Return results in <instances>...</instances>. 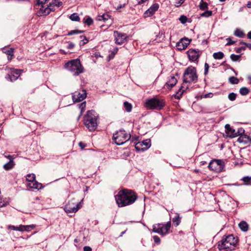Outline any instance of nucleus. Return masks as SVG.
<instances>
[{
  "mask_svg": "<svg viewBox=\"0 0 251 251\" xmlns=\"http://www.w3.org/2000/svg\"><path fill=\"white\" fill-rule=\"evenodd\" d=\"M137 195L132 190L123 189L115 196L116 203L119 207H124L133 203L137 199Z\"/></svg>",
  "mask_w": 251,
  "mask_h": 251,
  "instance_id": "1",
  "label": "nucleus"
},
{
  "mask_svg": "<svg viewBox=\"0 0 251 251\" xmlns=\"http://www.w3.org/2000/svg\"><path fill=\"white\" fill-rule=\"evenodd\" d=\"M98 118V114L94 110L87 112L84 117V124L90 131H94L97 128Z\"/></svg>",
  "mask_w": 251,
  "mask_h": 251,
  "instance_id": "2",
  "label": "nucleus"
},
{
  "mask_svg": "<svg viewBox=\"0 0 251 251\" xmlns=\"http://www.w3.org/2000/svg\"><path fill=\"white\" fill-rule=\"evenodd\" d=\"M237 242V239L232 234L229 235L218 242V247L220 251H231V248L233 247Z\"/></svg>",
  "mask_w": 251,
  "mask_h": 251,
  "instance_id": "3",
  "label": "nucleus"
},
{
  "mask_svg": "<svg viewBox=\"0 0 251 251\" xmlns=\"http://www.w3.org/2000/svg\"><path fill=\"white\" fill-rule=\"evenodd\" d=\"M65 67L74 75H78L84 72V68L78 59H73L67 62Z\"/></svg>",
  "mask_w": 251,
  "mask_h": 251,
  "instance_id": "4",
  "label": "nucleus"
},
{
  "mask_svg": "<svg viewBox=\"0 0 251 251\" xmlns=\"http://www.w3.org/2000/svg\"><path fill=\"white\" fill-rule=\"evenodd\" d=\"M131 137L130 134L125 130L120 129L113 133V140L115 144L121 145L128 141Z\"/></svg>",
  "mask_w": 251,
  "mask_h": 251,
  "instance_id": "5",
  "label": "nucleus"
},
{
  "mask_svg": "<svg viewBox=\"0 0 251 251\" xmlns=\"http://www.w3.org/2000/svg\"><path fill=\"white\" fill-rule=\"evenodd\" d=\"M198 80V75L196 68L189 66L185 71L183 74V82L191 83L196 82Z\"/></svg>",
  "mask_w": 251,
  "mask_h": 251,
  "instance_id": "6",
  "label": "nucleus"
},
{
  "mask_svg": "<svg viewBox=\"0 0 251 251\" xmlns=\"http://www.w3.org/2000/svg\"><path fill=\"white\" fill-rule=\"evenodd\" d=\"M208 168L216 173H221L225 171V163L223 160L214 159L210 161Z\"/></svg>",
  "mask_w": 251,
  "mask_h": 251,
  "instance_id": "7",
  "label": "nucleus"
},
{
  "mask_svg": "<svg viewBox=\"0 0 251 251\" xmlns=\"http://www.w3.org/2000/svg\"><path fill=\"white\" fill-rule=\"evenodd\" d=\"M164 105L165 103L163 100H159L156 98L148 100L146 102V107L151 109H161Z\"/></svg>",
  "mask_w": 251,
  "mask_h": 251,
  "instance_id": "8",
  "label": "nucleus"
},
{
  "mask_svg": "<svg viewBox=\"0 0 251 251\" xmlns=\"http://www.w3.org/2000/svg\"><path fill=\"white\" fill-rule=\"evenodd\" d=\"M171 222H168L166 224H156L153 226L152 231L162 235H165L168 233L171 228Z\"/></svg>",
  "mask_w": 251,
  "mask_h": 251,
  "instance_id": "9",
  "label": "nucleus"
},
{
  "mask_svg": "<svg viewBox=\"0 0 251 251\" xmlns=\"http://www.w3.org/2000/svg\"><path fill=\"white\" fill-rule=\"evenodd\" d=\"M62 2L61 1H58L55 0L53 2L51 3H50V5L48 6L47 7L40 8V12L44 15H47L50 14L51 11L55 10L54 7L56 6L57 7H59L61 5H62Z\"/></svg>",
  "mask_w": 251,
  "mask_h": 251,
  "instance_id": "10",
  "label": "nucleus"
},
{
  "mask_svg": "<svg viewBox=\"0 0 251 251\" xmlns=\"http://www.w3.org/2000/svg\"><path fill=\"white\" fill-rule=\"evenodd\" d=\"M74 199L70 201L65 207V210L68 213H75L79 209V204L77 202H74Z\"/></svg>",
  "mask_w": 251,
  "mask_h": 251,
  "instance_id": "11",
  "label": "nucleus"
},
{
  "mask_svg": "<svg viewBox=\"0 0 251 251\" xmlns=\"http://www.w3.org/2000/svg\"><path fill=\"white\" fill-rule=\"evenodd\" d=\"M87 93L85 90H81L79 91H75L72 94V99L75 102H79L85 99Z\"/></svg>",
  "mask_w": 251,
  "mask_h": 251,
  "instance_id": "12",
  "label": "nucleus"
},
{
  "mask_svg": "<svg viewBox=\"0 0 251 251\" xmlns=\"http://www.w3.org/2000/svg\"><path fill=\"white\" fill-rule=\"evenodd\" d=\"M151 140L148 139L142 142L137 143L135 145V148L138 151H145L151 147Z\"/></svg>",
  "mask_w": 251,
  "mask_h": 251,
  "instance_id": "13",
  "label": "nucleus"
},
{
  "mask_svg": "<svg viewBox=\"0 0 251 251\" xmlns=\"http://www.w3.org/2000/svg\"><path fill=\"white\" fill-rule=\"evenodd\" d=\"M115 43L118 45H121L126 41L127 36L126 34L121 33L118 31L114 32Z\"/></svg>",
  "mask_w": 251,
  "mask_h": 251,
  "instance_id": "14",
  "label": "nucleus"
},
{
  "mask_svg": "<svg viewBox=\"0 0 251 251\" xmlns=\"http://www.w3.org/2000/svg\"><path fill=\"white\" fill-rule=\"evenodd\" d=\"M23 70L12 69L10 74H8L5 78L7 80L11 81H15L20 76Z\"/></svg>",
  "mask_w": 251,
  "mask_h": 251,
  "instance_id": "15",
  "label": "nucleus"
},
{
  "mask_svg": "<svg viewBox=\"0 0 251 251\" xmlns=\"http://www.w3.org/2000/svg\"><path fill=\"white\" fill-rule=\"evenodd\" d=\"M189 59L192 61H196L198 60L200 56L199 50L191 49L187 51Z\"/></svg>",
  "mask_w": 251,
  "mask_h": 251,
  "instance_id": "16",
  "label": "nucleus"
},
{
  "mask_svg": "<svg viewBox=\"0 0 251 251\" xmlns=\"http://www.w3.org/2000/svg\"><path fill=\"white\" fill-rule=\"evenodd\" d=\"M191 41V40L187 38L181 39L178 43H177L176 48L178 50H183L190 44Z\"/></svg>",
  "mask_w": 251,
  "mask_h": 251,
  "instance_id": "17",
  "label": "nucleus"
},
{
  "mask_svg": "<svg viewBox=\"0 0 251 251\" xmlns=\"http://www.w3.org/2000/svg\"><path fill=\"white\" fill-rule=\"evenodd\" d=\"M159 8V4L158 3H154L152 4L148 10H147L144 13V17L145 18L151 16L154 14Z\"/></svg>",
  "mask_w": 251,
  "mask_h": 251,
  "instance_id": "18",
  "label": "nucleus"
},
{
  "mask_svg": "<svg viewBox=\"0 0 251 251\" xmlns=\"http://www.w3.org/2000/svg\"><path fill=\"white\" fill-rule=\"evenodd\" d=\"M177 82L176 78L174 76H171L169 80L166 82L164 86L169 89H171L176 85Z\"/></svg>",
  "mask_w": 251,
  "mask_h": 251,
  "instance_id": "19",
  "label": "nucleus"
},
{
  "mask_svg": "<svg viewBox=\"0 0 251 251\" xmlns=\"http://www.w3.org/2000/svg\"><path fill=\"white\" fill-rule=\"evenodd\" d=\"M225 129L227 136L232 138L237 137L236 130L231 127L229 124L226 125Z\"/></svg>",
  "mask_w": 251,
  "mask_h": 251,
  "instance_id": "20",
  "label": "nucleus"
},
{
  "mask_svg": "<svg viewBox=\"0 0 251 251\" xmlns=\"http://www.w3.org/2000/svg\"><path fill=\"white\" fill-rule=\"evenodd\" d=\"M35 226L33 225H28V226H24L21 225L19 226H18V231H29L31 229H33L35 227Z\"/></svg>",
  "mask_w": 251,
  "mask_h": 251,
  "instance_id": "21",
  "label": "nucleus"
},
{
  "mask_svg": "<svg viewBox=\"0 0 251 251\" xmlns=\"http://www.w3.org/2000/svg\"><path fill=\"white\" fill-rule=\"evenodd\" d=\"M237 141L239 143L248 144L251 142V139L249 136L243 134L239 136V137L238 138Z\"/></svg>",
  "mask_w": 251,
  "mask_h": 251,
  "instance_id": "22",
  "label": "nucleus"
},
{
  "mask_svg": "<svg viewBox=\"0 0 251 251\" xmlns=\"http://www.w3.org/2000/svg\"><path fill=\"white\" fill-rule=\"evenodd\" d=\"M110 19V16L107 13H104L102 15H99L96 18V20L98 21H103L104 22H106Z\"/></svg>",
  "mask_w": 251,
  "mask_h": 251,
  "instance_id": "23",
  "label": "nucleus"
},
{
  "mask_svg": "<svg viewBox=\"0 0 251 251\" xmlns=\"http://www.w3.org/2000/svg\"><path fill=\"white\" fill-rule=\"evenodd\" d=\"M13 51L14 49L13 48H11L9 50H6L5 49H3V52L8 55L7 57L8 60H12V57L13 56Z\"/></svg>",
  "mask_w": 251,
  "mask_h": 251,
  "instance_id": "24",
  "label": "nucleus"
},
{
  "mask_svg": "<svg viewBox=\"0 0 251 251\" xmlns=\"http://www.w3.org/2000/svg\"><path fill=\"white\" fill-rule=\"evenodd\" d=\"M29 185L31 188L34 189H40L42 187V184L37 182L36 180H34L31 184H29Z\"/></svg>",
  "mask_w": 251,
  "mask_h": 251,
  "instance_id": "25",
  "label": "nucleus"
},
{
  "mask_svg": "<svg viewBox=\"0 0 251 251\" xmlns=\"http://www.w3.org/2000/svg\"><path fill=\"white\" fill-rule=\"evenodd\" d=\"M239 226L243 231H247L248 229V225L245 221H242L239 224Z\"/></svg>",
  "mask_w": 251,
  "mask_h": 251,
  "instance_id": "26",
  "label": "nucleus"
},
{
  "mask_svg": "<svg viewBox=\"0 0 251 251\" xmlns=\"http://www.w3.org/2000/svg\"><path fill=\"white\" fill-rule=\"evenodd\" d=\"M14 165V161L11 160L3 165V168L5 170H8L13 168Z\"/></svg>",
  "mask_w": 251,
  "mask_h": 251,
  "instance_id": "27",
  "label": "nucleus"
},
{
  "mask_svg": "<svg viewBox=\"0 0 251 251\" xmlns=\"http://www.w3.org/2000/svg\"><path fill=\"white\" fill-rule=\"evenodd\" d=\"M79 108L80 109V115H79V116H78V117L77 118V120H78L79 119L80 117L82 116L83 112L85 110L86 102H83L79 104Z\"/></svg>",
  "mask_w": 251,
  "mask_h": 251,
  "instance_id": "28",
  "label": "nucleus"
},
{
  "mask_svg": "<svg viewBox=\"0 0 251 251\" xmlns=\"http://www.w3.org/2000/svg\"><path fill=\"white\" fill-rule=\"evenodd\" d=\"M213 57L215 59H221L224 57V54L221 51L214 52Z\"/></svg>",
  "mask_w": 251,
  "mask_h": 251,
  "instance_id": "29",
  "label": "nucleus"
},
{
  "mask_svg": "<svg viewBox=\"0 0 251 251\" xmlns=\"http://www.w3.org/2000/svg\"><path fill=\"white\" fill-rule=\"evenodd\" d=\"M181 219L179 217V215L177 213L176 214V216L173 218L172 222L176 224V226H178L180 224Z\"/></svg>",
  "mask_w": 251,
  "mask_h": 251,
  "instance_id": "30",
  "label": "nucleus"
},
{
  "mask_svg": "<svg viewBox=\"0 0 251 251\" xmlns=\"http://www.w3.org/2000/svg\"><path fill=\"white\" fill-rule=\"evenodd\" d=\"M234 34L236 36L238 37L239 38H242L245 35L244 32L242 30L238 28L235 29V30L234 31Z\"/></svg>",
  "mask_w": 251,
  "mask_h": 251,
  "instance_id": "31",
  "label": "nucleus"
},
{
  "mask_svg": "<svg viewBox=\"0 0 251 251\" xmlns=\"http://www.w3.org/2000/svg\"><path fill=\"white\" fill-rule=\"evenodd\" d=\"M124 106L126 109V110L127 112H130L131 111L132 106L131 103H129L127 101H125L124 103Z\"/></svg>",
  "mask_w": 251,
  "mask_h": 251,
  "instance_id": "32",
  "label": "nucleus"
},
{
  "mask_svg": "<svg viewBox=\"0 0 251 251\" xmlns=\"http://www.w3.org/2000/svg\"><path fill=\"white\" fill-rule=\"evenodd\" d=\"M239 92L241 95L246 96L249 93L250 90L248 88L243 87L240 89Z\"/></svg>",
  "mask_w": 251,
  "mask_h": 251,
  "instance_id": "33",
  "label": "nucleus"
},
{
  "mask_svg": "<svg viewBox=\"0 0 251 251\" xmlns=\"http://www.w3.org/2000/svg\"><path fill=\"white\" fill-rule=\"evenodd\" d=\"M182 87H180L177 91V92L176 93V94L175 95L174 97L176 99H179L181 97L183 93V92L184 91V90H182Z\"/></svg>",
  "mask_w": 251,
  "mask_h": 251,
  "instance_id": "34",
  "label": "nucleus"
},
{
  "mask_svg": "<svg viewBox=\"0 0 251 251\" xmlns=\"http://www.w3.org/2000/svg\"><path fill=\"white\" fill-rule=\"evenodd\" d=\"M70 19L73 21H79L80 20V18L76 13L71 14L70 16Z\"/></svg>",
  "mask_w": 251,
  "mask_h": 251,
  "instance_id": "35",
  "label": "nucleus"
},
{
  "mask_svg": "<svg viewBox=\"0 0 251 251\" xmlns=\"http://www.w3.org/2000/svg\"><path fill=\"white\" fill-rule=\"evenodd\" d=\"M8 204V201L6 199H3L0 196V207H4Z\"/></svg>",
  "mask_w": 251,
  "mask_h": 251,
  "instance_id": "36",
  "label": "nucleus"
},
{
  "mask_svg": "<svg viewBox=\"0 0 251 251\" xmlns=\"http://www.w3.org/2000/svg\"><path fill=\"white\" fill-rule=\"evenodd\" d=\"M229 82L231 84H236L239 83V79L234 76H231L229 78Z\"/></svg>",
  "mask_w": 251,
  "mask_h": 251,
  "instance_id": "37",
  "label": "nucleus"
},
{
  "mask_svg": "<svg viewBox=\"0 0 251 251\" xmlns=\"http://www.w3.org/2000/svg\"><path fill=\"white\" fill-rule=\"evenodd\" d=\"M26 180L28 181L33 182L35 180V176L34 174H28L26 176Z\"/></svg>",
  "mask_w": 251,
  "mask_h": 251,
  "instance_id": "38",
  "label": "nucleus"
},
{
  "mask_svg": "<svg viewBox=\"0 0 251 251\" xmlns=\"http://www.w3.org/2000/svg\"><path fill=\"white\" fill-rule=\"evenodd\" d=\"M207 3L205 2H204L202 0H201L200 4V8L202 10H204L207 9Z\"/></svg>",
  "mask_w": 251,
  "mask_h": 251,
  "instance_id": "39",
  "label": "nucleus"
},
{
  "mask_svg": "<svg viewBox=\"0 0 251 251\" xmlns=\"http://www.w3.org/2000/svg\"><path fill=\"white\" fill-rule=\"evenodd\" d=\"M80 38L81 39L80 42V46H83L88 43V40L84 36H80Z\"/></svg>",
  "mask_w": 251,
  "mask_h": 251,
  "instance_id": "40",
  "label": "nucleus"
},
{
  "mask_svg": "<svg viewBox=\"0 0 251 251\" xmlns=\"http://www.w3.org/2000/svg\"><path fill=\"white\" fill-rule=\"evenodd\" d=\"M240 58H241L240 55H236L234 54H232L230 55V58L233 61H238Z\"/></svg>",
  "mask_w": 251,
  "mask_h": 251,
  "instance_id": "41",
  "label": "nucleus"
},
{
  "mask_svg": "<svg viewBox=\"0 0 251 251\" xmlns=\"http://www.w3.org/2000/svg\"><path fill=\"white\" fill-rule=\"evenodd\" d=\"M212 12L210 10H207L206 11H205L204 12L201 14V16L202 17H208L212 15Z\"/></svg>",
  "mask_w": 251,
  "mask_h": 251,
  "instance_id": "42",
  "label": "nucleus"
},
{
  "mask_svg": "<svg viewBox=\"0 0 251 251\" xmlns=\"http://www.w3.org/2000/svg\"><path fill=\"white\" fill-rule=\"evenodd\" d=\"M236 94L234 93H230L228 96V98L229 100L231 101H233L236 99Z\"/></svg>",
  "mask_w": 251,
  "mask_h": 251,
  "instance_id": "43",
  "label": "nucleus"
},
{
  "mask_svg": "<svg viewBox=\"0 0 251 251\" xmlns=\"http://www.w3.org/2000/svg\"><path fill=\"white\" fill-rule=\"evenodd\" d=\"M179 20L180 21V22L182 24H184L186 23L187 20V18L186 17V16H184V15H181L179 17Z\"/></svg>",
  "mask_w": 251,
  "mask_h": 251,
  "instance_id": "44",
  "label": "nucleus"
},
{
  "mask_svg": "<svg viewBox=\"0 0 251 251\" xmlns=\"http://www.w3.org/2000/svg\"><path fill=\"white\" fill-rule=\"evenodd\" d=\"M209 68V64L207 63H205L204 67V75H206L208 74Z\"/></svg>",
  "mask_w": 251,
  "mask_h": 251,
  "instance_id": "45",
  "label": "nucleus"
},
{
  "mask_svg": "<svg viewBox=\"0 0 251 251\" xmlns=\"http://www.w3.org/2000/svg\"><path fill=\"white\" fill-rule=\"evenodd\" d=\"M84 23L88 25H91L93 23V20L91 17L87 18Z\"/></svg>",
  "mask_w": 251,
  "mask_h": 251,
  "instance_id": "46",
  "label": "nucleus"
},
{
  "mask_svg": "<svg viewBox=\"0 0 251 251\" xmlns=\"http://www.w3.org/2000/svg\"><path fill=\"white\" fill-rule=\"evenodd\" d=\"M244 129L243 128H239L238 129V131H236V133L237 134V136H241L243 135V134L244 133Z\"/></svg>",
  "mask_w": 251,
  "mask_h": 251,
  "instance_id": "47",
  "label": "nucleus"
},
{
  "mask_svg": "<svg viewBox=\"0 0 251 251\" xmlns=\"http://www.w3.org/2000/svg\"><path fill=\"white\" fill-rule=\"evenodd\" d=\"M37 0V4L38 5H41V8H42V7L45 8L44 6H43V4H45L48 0Z\"/></svg>",
  "mask_w": 251,
  "mask_h": 251,
  "instance_id": "48",
  "label": "nucleus"
},
{
  "mask_svg": "<svg viewBox=\"0 0 251 251\" xmlns=\"http://www.w3.org/2000/svg\"><path fill=\"white\" fill-rule=\"evenodd\" d=\"M82 32H83L82 31H78V30H71V31H70L68 33V35H73L74 34L82 33Z\"/></svg>",
  "mask_w": 251,
  "mask_h": 251,
  "instance_id": "49",
  "label": "nucleus"
},
{
  "mask_svg": "<svg viewBox=\"0 0 251 251\" xmlns=\"http://www.w3.org/2000/svg\"><path fill=\"white\" fill-rule=\"evenodd\" d=\"M176 7H178L179 6H180L184 2L185 0H176Z\"/></svg>",
  "mask_w": 251,
  "mask_h": 251,
  "instance_id": "50",
  "label": "nucleus"
},
{
  "mask_svg": "<svg viewBox=\"0 0 251 251\" xmlns=\"http://www.w3.org/2000/svg\"><path fill=\"white\" fill-rule=\"evenodd\" d=\"M153 239L154 240V242L156 244H159L160 243V239L159 237L157 236H153Z\"/></svg>",
  "mask_w": 251,
  "mask_h": 251,
  "instance_id": "51",
  "label": "nucleus"
},
{
  "mask_svg": "<svg viewBox=\"0 0 251 251\" xmlns=\"http://www.w3.org/2000/svg\"><path fill=\"white\" fill-rule=\"evenodd\" d=\"M242 180L245 183H249L251 180V178L249 176H245L242 178Z\"/></svg>",
  "mask_w": 251,
  "mask_h": 251,
  "instance_id": "52",
  "label": "nucleus"
},
{
  "mask_svg": "<svg viewBox=\"0 0 251 251\" xmlns=\"http://www.w3.org/2000/svg\"><path fill=\"white\" fill-rule=\"evenodd\" d=\"M226 40L228 41V42L226 44V46L233 45L235 43V42L232 41L230 38H228Z\"/></svg>",
  "mask_w": 251,
  "mask_h": 251,
  "instance_id": "53",
  "label": "nucleus"
},
{
  "mask_svg": "<svg viewBox=\"0 0 251 251\" xmlns=\"http://www.w3.org/2000/svg\"><path fill=\"white\" fill-rule=\"evenodd\" d=\"M246 49V47H241L240 48H238L236 50V52L240 53L242 50H245Z\"/></svg>",
  "mask_w": 251,
  "mask_h": 251,
  "instance_id": "54",
  "label": "nucleus"
},
{
  "mask_svg": "<svg viewBox=\"0 0 251 251\" xmlns=\"http://www.w3.org/2000/svg\"><path fill=\"white\" fill-rule=\"evenodd\" d=\"M8 228L9 229H11L14 230H17L18 231V226H14L9 225L8 226Z\"/></svg>",
  "mask_w": 251,
  "mask_h": 251,
  "instance_id": "55",
  "label": "nucleus"
},
{
  "mask_svg": "<svg viewBox=\"0 0 251 251\" xmlns=\"http://www.w3.org/2000/svg\"><path fill=\"white\" fill-rule=\"evenodd\" d=\"M4 156L5 157L9 159V161H11H11H13L14 157L12 156H11L10 155H7V154H4Z\"/></svg>",
  "mask_w": 251,
  "mask_h": 251,
  "instance_id": "56",
  "label": "nucleus"
},
{
  "mask_svg": "<svg viewBox=\"0 0 251 251\" xmlns=\"http://www.w3.org/2000/svg\"><path fill=\"white\" fill-rule=\"evenodd\" d=\"M83 251H92V249L89 246H85L83 248Z\"/></svg>",
  "mask_w": 251,
  "mask_h": 251,
  "instance_id": "57",
  "label": "nucleus"
},
{
  "mask_svg": "<svg viewBox=\"0 0 251 251\" xmlns=\"http://www.w3.org/2000/svg\"><path fill=\"white\" fill-rule=\"evenodd\" d=\"M74 46L75 45L73 43L71 42L69 43L67 48L69 49H72L74 47Z\"/></svg>",
  "mask_w": 251,
  "mask_h": 251,
  "instance_id": "58",
  "label": "nucleus"
},
{
  "mask_svg": "<svg viewBox=\"0 0 251 251\" xmlns=\"http://www.w3.org/2000/svg\"><path fill=\"white\" fill-rule=\"evenodd\" d=\"M213 96V94L211 93L206 94L204 95V97L205 98H211Z\"/></svg>",
  "mask_w": 251,
  "mask_h": 251,
  "instance_id": "59",
  "label": "nucleus"
},
{
  "mask_svg": "<svg viewBox=\"0 0 251 251\" xmlns=\"http://www.w3.org/2000/svg\"><path fill=\"white\" fill-rule=\"evenodd\" d=\"M125 4H126V3H125L122 4H120L119 6H118V7H117V9H120V8H123V7H125Z\"/></svg>",
  "mask_w": 251,
  "mask_h": 251,
  "instance_id": "60",
  "label": "nucleus"
},
{
  "mask_svg": "<svg viewBox=\"0 0 251 251\" xmlns=\"http://www.w3.org/2000/svg\"><path fill=\"white\" fill-rule=\"evenodd\" d=\"M246 48H248L250 50H251V44H249V43H247V44H246V46H245Z\"/></svg>",
  "mask_w": 251,
  "mask_h": 251,
  "instance_id": "61",
  "label": "nucleus"
},
{
  "mask_svg": "<svg viewBox=\"0 0 251 251\" xmlns=\"http://www.w3.org/2000/svg\"><path fill=\"white\" fill-rule=\"evenodd\" d=\"M118 51V48H115L114 49V50L112 51V53H113V55H114L116 53H117Z\"/></svg>",
  "mask_w": 251,
  "mask_h": 251,
  "instance_id": "62",
  "label": "nucleus"
},
{
  "mask_svg": "<svg viewBox=\"0 0 251 251\" xmlns=\"http://www.w3.org/2000/svg\"><path fill=\"white\" fill-rule=\"evenodd\" d=\"M247 37L249 39H251V31L248 32L247 34Z\"/></svg>",
  "mask_w": 251,
  "mask_h": 251,
  "instance_id": "63",
  "label": "nucleus"
},
{
  "mask_svg": "<svg viewBox=\"0 0 251 251\" xmlns=\"http://www.w3.org/2000/svg\"><path fill=\"white\" fill-rule=\"evenodd\" d=\"M247 7L248 8H251V1H249L247 3Z\"/></svg>",
  "mask_w": 251,
  "mask_h": 251,
  "instance_id": "64",
  "label": "nucleus"
}]
</instances>
